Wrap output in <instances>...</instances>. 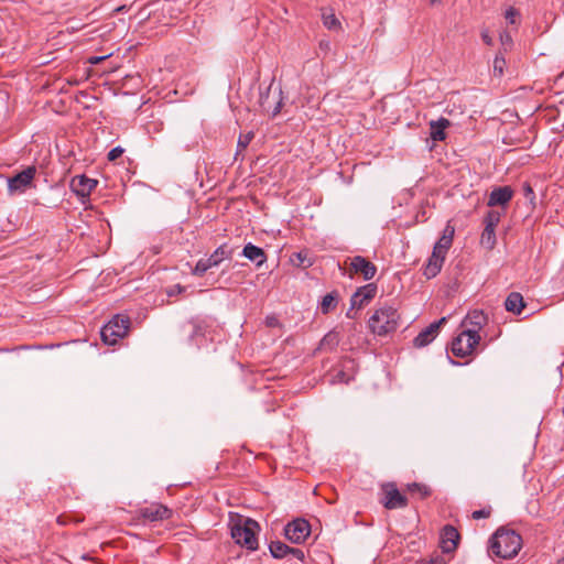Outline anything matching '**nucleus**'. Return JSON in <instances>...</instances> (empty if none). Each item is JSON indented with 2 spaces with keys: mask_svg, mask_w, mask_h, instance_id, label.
I'll use <instances>...</instances> for the list:
<instances>
[{
  "mask_svg": "<svg viewBox=\"0 0 564 564\" xmlns=\"http://www.w3.org/2000/svg\"><path fill=\"white\" fill-rule=\"evenodd\" d=\"M505 307L508 312L520 314L524 308L522 295L518 292L510 293L505 302Z\"/></svg>",
  "mask_w": 564,
  "mask_h": 564,
  "instance_id": "aec40b11",
  "label": "nucleus"
},
{
  "mask_svg": "<svg viewBox=\"0 0 564 564\" xmlns=\"http://www.w3.org/2000/svg\"><path fill=\"white\" fill-rule=\"evenodd\" d=\"M123 153V149L121 147H116L113 149H111L109 152H108V160L109 161H115L117 160L118 158H120Z\"/></svg>",
  "mask_w": 564,
  "mask_h": 564,
  "instance_id": "4c0bfd02",
  "label": "nucleus"
},
{
  "mask_svg": "<svg viewBox=\"0 0 564 564\" xmlns=\"http://www.w3.org/2000/svg\"><path fill=\"white\" fill-rule=\"evenodd\" d=\"M500 43H501V46H502V52H507L509 51L512 45H513V40L511 37V35L508 33V32H501L500 33Z\"/></svg>",
  "mask_w": 564,
  "mask_h": 564,
  "instance_id": "f704fd0d",
  "label": "nucleus"
},
{
  "mask_svg": "<svg viewBox=\"0 0 564 564\" xmlns=\"http://www.w3.org/2000/svg\"><path fill=\"white\" fill-rule=\"evenodd\" d=\"M311 533V525L304 519H296L284 528L285 538L292 543H303Z\"/></svg>",
  "mask_w": 564,
  "mask_h": 564,
  "instance_id": "6e6552de",
  "label": "nucleus"
},
{
  "mask_svg": "<svg viewBox=\"0 0 564 564\" xmlns=\"http://www.w3.org/2000/svg\"><path fill=\"white\" fill-rule=\"evenodd\" d=\"M232 249L226 243L219 246L208 258L199 259L192 270V274L203 276L209 269L218 267L224 260L231 259Z\"/></svg>",
  "mask_w": 564,
  "mask_h": 564,
  "instance_id": "39448f33",
  "label": "nucleus"
},
{
  "mask_svg": "<svg viewBox=\"0 0 564 564\" xmlns=\"http://www.w3.org/2000/svg\"><path fill=\"white\" fill-rule=\"evenodd\" d=\"M280 109H281V101H279V102L276 104V106L273 108V110H272V116H273V117H274V116H276V115L280 112Z\"/></svg>",
  "mask_w": 564,
  "mask_h": 564,
  "instance_id": "09e8293b",
  "label": "nucleus"
},
{
  "mask_svg": "<svg viewBox=\"0 0 564 564\" xmlns=\"http://www.w3.org/2000/svg\"><path fill=\"white\" fill-rule=\"evenodd\" d=\"M105 58H107V56H91V57H89L88 62L93 65H96V64H99Z\"/></svg>",
  "mask_w": 564,
  "mask_h": 564,
  "instance_id": "c03bdc74",
  "label": "nucleus"
},
{
  "mask_svg": "<svg viewBox=\"0 0 564 564\" xmlns=\"http://www.w3.org/2000/svg\"><path fill=\"white\" fill-rule=\"evenodd\" d=\"M487 317L482 311L474 310L469 312L463 319L460 327L474 334H479V330L486 325Z\"/></svg>",
  "mask_w": 564,
  "mask_h": 564,
  "instance_id": "f8f14e48",
  "label": "nucleus"
},
{
  "mask_svg": "<svg viewBox=\"0 0 564 564\" xmlns=\"http://www.w3.org/2000/svg\"><path fill=\"white\" fill-rule=\"evenodd\" d=\"M319 46H321V47H326V46H328V43H325V44H324V43L322 42V43H319Z\"/></svg>",
  "mask_w": 564,
  "mask_h": 564,
  "instance_id": "864d4df0",
  "label": "nucleus"
},
{
  "mask_svg": "<svg viewBox=\"0 0 564 564\" xmlns=\"http://www.w3.org/2000/svg\"><path fill=\"white\" fill-rule=\"evenodd\" d=\"M496 228L486 227L481 234V243L487 248L491 249L496 243Z\"/></svg>",
  "mask_w": 564,
  "mask_h": 564,
  "instance_id": "a878e982",
  "label": "nucleus"
},
{
  "mask_svg": "<svg viewBox=\"0 0 564 564\" xmlns=\"http://www.w3.org/2000/svg\"><path fill=\"white\" fill-rule=\"evenodd\" d=\"M524 193H525L527 197H529V196L533 197L534 196L533 189H532V187L529 184L524 185Z\"/></svg>",
  "mask_w": 564,
  "mask_h": 564,
  "instance_id": "de8ad7c7",
  "label": "nucleus"
},
{
  "mask_svg": "<svg viewBox=\"0 0 564 564\" xmlns=\"http://www.w3.org/2000/svg\"><path fill=\"white\" fill-rule=\"evenodd\" d=\"M442 264H443L442 260L431 257L425 267L424 275L429 279L435 276L441 271Z\"/></svg>",
  "mask_w": 564,
  "mask_h": 564,
  "instance_id": "5701e85b",
  "label": "nucleus"
},
{
  "mask_svg": "<svg viewBox=\"0 0 564 564\" xmlns=\"http://www.w3.org/2000/svg\"><path fill=\"white\" fill-rule=\"evenodd\" d=\"M400 315L391 305L384 304L373 311L368 319L370 332L378 336H384L397 330Z\"/></svg>",
  "mask_w": 564,
  "mask_h": 564,
  "instance_id": "f03ea898",
  "label": "nucleus"
},
{
  "mask_svg": "<svg viewBox=\"0 0 564 564\" xmlns=\"http://www.w3.org/2000/svg\"><path fill=\"white\" fill-rule=\"evenodd\" d=\"M506 67V58L505 53L499 51L494 59V74L497 76H502Z\"/></svg>",
  "mask_w": 564,
  "mask_h": 564,
  "instance_id": "cd10ccee",
  "label": "nucleus"
},
{
  "mask_svg": "<svg viewBox=\"0 0 564 564\" xmlns=\"http://www.w3.org/2000/svg\"><path fill=\"white\" fill-rule=\"evenodd\" d=\"M447 250L448 249L445 247H441L438 243H435L431 257L444 261Z\"/></svg>",
  "mask_w": 564,
  "mask_h": 564,
  "instance_id": "c9c22d12",
  "label": "nucleus"
},
{
  "mask_svg": "<svg viewBox=\"0 0 564 564\" xmlns=\"http://www.w3.org/2000/svg\"><path fill=\"white\" fill-rule=\"evenodd\" d=\"M130 326V319L123 315H116L100 330L101 339L107 345H116L123 338Z\"/></svg>",
  "mask_w": 564,
  "mask_h": 564,
  "instance_id": "20e7f679",
  "label": "nucleus"
},
{
  "mask_svg": "<svg viewBox=\"0 0 564 564\" xmlns=\"http://www.w3.org/2000/svg\"><path fill=\"white\" fill-rule=\"evenodd\" d=\"M408 489L411 494L417 495L420 498H425L430 495V489L425 485L417 482L410 484Z\"/></svg>",
  "mask_w": 564,
  "mask_h": 564,
  "instance_id": "2f4dec72",
  "label": "nucleus"
},
{
  "mask_svg": "<svg viewBox=\"0 0 564 564\" xmlns=\"http://www.w3.org/2000/svg\"><path fill=\"white\" fill-rule=\"evenodd\" d=\"M430 3H431L432 6H435V4L441 3V0H430Z\"/></svg>",
  "mask_w": 564,
  "mask_h": 564,
  "instance_id": "603ef678",
  "label": "nucleus"
},
{
  "mask_svg": "<svg viewBox=\"0 0 564 564\" xmlns=\"http://www.w3.org/2000/svg\"><path fill=\"white\" fill-rule=\"evenodd\" d=\"M291 262L294 265L302 268H310L314 263L313 259L310 257L306 250L293 253L291 257Z\"/></svg>",
  "mask_w": 564,
  "mask_h": 564,
  "instance_id": "412c9836",
  "label": "nucleus"
},
{
  "mask_svg": "<svg viewBox=\"0 0 564 564\" xmlns=\"http://www.w3.org/2000/svg\"><path fill=\"white\" fill-rule=\"evenodd\" d=\"M383 506L387 509H399L406 506V498L403 496L393 484L383 486Z\"/></svg>",
  "mask_w": 564,
  "mask_h": 564,
  "instance_id": "9b49d317",
  "label": "nucleus"
},
{
  "mask_svg": "<svg viewBox=\"0 0 564 564\" xmlns=\"http://www.w3.org/2000/svg\"><path fill=\"white\" fill-rule=\"evenodd\" d=\"M253 137H254V134L252 131H249L248 133H245V134H240V137L238 139V143H237L238 152L247 149V147L252 141Z\"/></svg>",
  "mask_w": 564,
  "mask_h": 564,
  "instance_id": "473e14b6",
  "label": "nucleus"
},
{
  "mask_svg": "<svg viewBox=\"0 0 564 564\" xmlns=\"http://www.w3.org/2000/svg\"><path fill=\"white\" fill-rule=\"evenodd\" d=\"M322 19H323V23L324 25L328 29V30H338L339 26H340V22L338 21V19L335 17L334 13H327V12H324L322 14Z\"/></svg>",
  "mask_w": 564,
  "mask_h": 564,
  "instance_id": "c756f323",
  "label": "nucleus"
},
{
  "mask_svg": "<svg viewBox=\"0 0 564 564\" xmlns=\"http://www.w3.org/2000/svg\"><path fill=\"white\" fill-rule=\"evenodd\" d=\"M258 531L259 524L257 521L250 518L239 519L231 528V538L237 544L250 551H256L258 549Z\"/></svg>",
  "mask_w": 564,
  "mask_h": 564,
  "instance_id": "7ed1b4c3",
  "label": "nucleus"
},
{
  "mask_svg": "<svg viewBox=\"0 0 564 564\" xmlns=\"http://www.w3.org/2000/svg\"><path fill=\"white\" fill-rule=\"evenodd\" d=\"M2 351H9V349L0 348V352H2Z\"/></svg>",
  "mask_w": 564,
  "mask_h": 564,
  "instance_id": "13d9d810",
  "label": "nucleus"
},
{
  "mask_svg": "<svg viewBox=\"0 0 564 564\" xmlns=\"http://www.w3.org/2000/svg\"><path fill=\"white\" fill-rule=\"evenodd\" d=\"M140 513L143 519L154 522V521L169 519L172 511L163 505L155 503V505H151V506L142 508L140 510Z\"/></svg>",
  "mask_w": 564,
  "mask_h": 564,
  "instance_id": "4468645a",
  "label": "nucleus"
},
{
  "mask_svg": "<svg viewBox=\"0 0 564 564\" xmlns=\"http://www.w3.org/2000/svg\"><path fill=\"white\" fill-rule=\"evenodd\" d=\"M350 378L343 369H334L330 375L329 382L332 384L346 383L348 384Z\"/></svg>",
  "mask_w": 564,
  "mask_h": 564,
  "instance_id": "c85d7f7f",
  "label": "nucleus"
},
{
  "mask_svg": "<svg viewBox=\"0 0 564 564\" xmlns=\"http://www.w3.org/2000/svg\"><path fill=\"white\" fill-rule=\"evenodd\" d=\"M503 212L500 210H489L485 217V226L490 228H496L499 224Z\"/></svg>",
  "mask_w": 564,
  "mask_h": 564,
  "instance_id": "bb28decb",
  "label": "nucleus"
},
{
  "mask_svg": "<svg viewBox=\"0 0 564 564\" xmlns=\"http://www.w3.org/2000/svg\"><path fill=\"white\" fill-rule=\"evenodd\" d=\"M269 549H270L271 555L275 558H283L291 551V547L281 541L271 542Z\"/></svg>",
  "mask_w": 564,
  "mask_h": 564,
  "instance_id": "4be33fe9",
  "label": "nucleus"
},
{
  "mask_svg": "<svg viewBox=\"0 0 564 564\" xmlns=\"http://www.w3.org/2000/svg\"><path fill=\"white\" fill-rule=\"evenodd\" d=\"M264 323L268 327H276L279 325V319L274 315H269L265 317Z\"/></svg>",
  "mask_w": 564,
  "mask_h": 564,
  "instance_id": "58836bf2",
  "label": "nucleus"
},
{
  "mask_svg": "<svg viewBox=\"0 0 564 564\" xmlns=\"http://www.w3.org/2000/svg\"><path fill=\"white\" fill-rule=\"evenodd\" d=\"M336 296L333 293H328L322 299L319 303V310L322 313L327 314L336 306Z\"/></svg>",
  "mask_w": 564,
  "mask_h": 564,
  "instance_id": "393cba45",
  "label": "nucleus"
},
{
  "mask_svg": "<svg viewBox=\"0 0 564 564\" xmlns=\"http://www.w3.org/2000/svg\"><path fill=\"white\" fill-rule=\"evenodd\" d=\"M192 325V333L189 335L191 339L194 340L198 336H204V323L198 318H193L189 321Z\"/></svg>",
  "mask_w": 564,
  "mask_h": 564,
  "instance_id": "7c9ffc66",
  "label": "nucleus"
},
{
  "mask_svg": "<svg viewBox=\"0 0 564 564\" xmlns=\"http://www.w3.org/2000/svg\"><path fill=\"white\" fill-rule=\"evenodd\" d=\"M449 120L440 118L430 122V137L433 141H444L446 138V128L449 127Z\"/></svg>",
  "mask_w": 564,
  "mask_h": 564,
  "instance_id": "a211bd4d",
  "label": "nucleus"
},
{
  "mask_svg": "<svg viewBox=\"0 0 564 564\" xmlns=\"http://www.w3.org/2000/svg\"><path fill=\"white\" fill-rule=\"evenodd\" d=\"M377 267L361 256H355V275L359 274L365 281H371L377 274Z\"/></svg>",
  "mask_w": 564,
  "mask_h": 564,
  "instance_id": "2eb2a0df",
  "label": "nucleus"
},
{
  "mask_svg": "<svg viewBox=\"0 0 564 564\" xmlns=\"http://www.w3.org/2000/svg\"><path fill=\"white\" fill-rule=\"evenodd\" d=\"M378 294V285L369 282L355 289V310H360L369 305Z\"/></svg>",
  "mask_w": 564,
  "mask_h": 564,
  "instance_id": "9d476101",
  "label": "nucleus"
},
{
  "mask_svg": "<svg viewBox=\"0 0 564 564\" xmlns=\"http://www.w3.org/2000/svg\"><path fill=\"white\" fill-rule=\"evenodd\" d=\"M446 319H447L446 317H442L441 319L432 323L431 325H436V332L438 333L441 326L446 323Z\"/></svg>",
  "mask_w": 564,
  "mask_h": 564,
  "instance_id": "49530a36",
  "label": "nucleus"
},
{
  "mask_svg": "<svg viewBox=\"0 0 564 564\" xmlns=\"http://www.w3.org/2000/svg\"><path fill=\"white\" fill-rule=\"evenodd\" d=\"M242 256L248 260L256 263L257 267H261L267 261V254L262 248L248 242L242 249Z\"/></svg>",
  "mask_w": 564,
  "mask_h": 564,
  "instance_id": "f3484780",
  "label": "nucleus"
},
{
  "mask_svg": "<svg viewBox=\"0 0 564 564\" xmlns=\"http://www.w3.org/2000/svg\"><path fill=\"white\" fill-rule=\"evenodd\" d=\"M489 511L485 510V509H481V510H476L473 512V518L474 519H482V518H487L489 517Z\"/></svg>",
  "mask_w": 564,
  "mask_h": 564,
  "instance_id": "ea45409f",
  "label": "nucleus"
},
{
  "mask_svg": "<svg viewBox=\"0 0 564 564\" xmlns=\"http://www.w3.org/2000/svg\"><path fill=\"white\" fill-rule=\"evenodd\" d=\"M521 547V536L506 528L498 529L489 540V554L502 560L514 557Z\"/></svg>",
  "mask_w": 564,
  "mask_h": 564,
  "instance_id": "f257e3e1",
  "label": "nucleus"
},
{
  "mask_svg": "<svg viewBox=\"0 0 564 564\" xmlns=\"http://www.w3.org/2000/svg\"><path fill=\"white\" fill-rule=\"evenodd\" d=\"M319 46H321V47H326V46H328V43H325V44H324V43L322 42V43H319Z\"/></svg>",
  "mask_w": 564,
  "mask_h": 564,
  "instance_id": "5fc2aeb1",
  "label": "nucleus"
},
{
  "mask_svg": "<svg viewBox=\"0 0 564 564\" xmlns=\"http://www.w3.org/2000/svg\"><path fill=\"white\" fill-rule=\"evenodd\" d=\"M346 274H347L349 278H352V269H347V270H346Z\"/></svg>",
  "mask_w": 564,
  "mask_h": 564,
  "instance_id": "3c124183",
  "label": "nucleus"
},
{
  "mask_svg": "<svg viewBox=\"0 0 564 564\" xmlns=\"http://www.w3.org/2000/svg\"><path fill=\"white\" fill-rule=\"evenodd\" d=\"M98 181L95 178L87 177L86 175H76L70 180V191L85 204L96 188Z\"/></svg>",
  "mask_w": 564,
  "mask_h": 564,
  "instance_id": "0eeeda50",
  "label": "nucleus"
},
{
  "mask_svg": "<svg viewBox=\"0 0 564 564\" xmlns=\"http://www.w3.org/2000/svg\"><path fill=\"white\" fill-rule=\"evenodd\" d=\"M479 340V334H474L462 328V332L452 341V352L456 357H467L476 349Z\"/></svg>",
  "mask_w": 564,
  "mask_h": 564,
  "instance_id": "423d86ee",
  "label": "nucleus"
},
{
  "mask_svg": "<svg viewBox=\"0 0 564 564\" xmlns=\"http://www.w3.org/2000/svg\"><path fill=\"white\" fill-rule=\"evenodd\" d=\"M270 90H271V87H269L267 89L265 94H263V93L260 94V105H261V107L263 109H265L268 111L270 110V105H269V94H270Z\"/></svg>",
  "mask_w": 564,
  "mask_h": 564,
  "instance_id": "e433bc0d",
  "label": "nucleus"
},
{
  "mask_svg": "<svg viewBox=\"0 0 564 564\" xmlns=\"http://www.w3.org/2000/svg\"><path fill=\"white\" fill-rule=\"evenodd\" d=\"M319 46H321V47H326V46H328V43H325V44H324V43L322 42V43H319Z\"/></svg>",
  "mask_w": 564,
  "mask_h": 564,
  "instance_id": "6e6d98bb",
  "label": "nucleus"
},
{
  "mask_svg": "<svg viewBox=\"0 0 564 564\" xmlns=\"http://www.w3.org/2000/svg\"><path fill=\"white\" fill-rule=\"evenodd\" d=\"M519 17H520L519 11L512 7L508 8L505 12V19L507 20V22L509 24H512V25L518 23Z\"/></svg>",
  "mask_w": 564,
  "mask_h": 564,
  "instance_id": "72a5a7b5",
  "label": "nucleus"
},
{
  "mask_svg": "<svg viewBox=\"0 0 564 564\" xmlns=\"http://www.w3.org/2000/svg\"><path fill=\"white\" fill-rule=\"evenodd\" d=\"M481 39L487 45H492L494 41L487 30L481 32Z\"/></svg>",
  "mask_w": 564,
  "mask_h": 564,
  "instance_id": "37998d69",
  "label": "nucleus"
},
{
  "mask_svg": "<svg viewBox=\"0 0 564 564\" xmlns=\"http://www.w3.org/2000/svg\"><path fill=\"white\" fill-rule=\"evenodd\" d=\"M513 197V189L510 186L495 187L488 197L489 207L501 206L505 208Z\"/></svg>",
  "mask_w": 564,
  "mask_h": 564,
  "instance_id": "ddd939ff",
  "label": "nucleus"
},
{
  "mask_svg": "<svg viewBox=\"0 0 564 564\" xmlns=\"http://www.w3.org/2000/svg\"><path fill=\"white\" fill-rule=\"evenodd\" d=\"M184 291V288L180 284H176L174 286H172L169 291H167V295L169 296H173L175 294H180Z\"/></svg>",
  "mask_w": 564,
  "mask_h": 564,
  "instance_id": "a19ab883",
  "label": "nucleus"
},
{
  "mask_svg": "<svg viewBox=\"0 0 564 564\" xmlns=\"http://www.w3.org/2000/svg\"><path fill=\"white\" fill-rule=\"evenodd\" d=\"M438 333L436 332V325H430L421 330L417 336L413 339V345L416 348H422L431 344Z\"/></svg>",
  "mask_w": 564,
  "mask_h": 564,
  "instance_id": "6ab92c4d",
  "label": "nucleus"
},
{
  "mask_svg": "<svg viewBox=\"0 0 564 564\" xmlns=\"http://www.w3.org/2000/svg\"><path fill=\"white\" fill-rule=\"evenodd\" d=\"M289 554H292L294 557L299 558L300 561L304 560V552L301 549L291 547V551Z\"/></svg>",
  "mask_w": 564,
  "mask_h": 564,
  "instance_id": "79ce46f5",
  "label": "nucleus"
},
{
  "mask_svg": "<svg viewBox=\"0 0 564 564\" xmlns=\"http://www.w3.org/2000/svg\"><path fill=\"white\" fill-rule=\"evenodd\" d=\"M36 174L35 166H28L22 172L8 180V189L10 193H23L31 186Z\"/></svg>",
  "mask_w": 564,
  "mask_h": 564,
  "instance_id": "1a4fd4ad",
  "label": "nucleus"
},
{
  "mask_svg": "<svg viewBox=\"0 0 564 564\" xmlns=\"http://www.w3.org/2000/svg\"><path fill=\"white\" fill-rule=\"evenodd\" d=\"M352 311V295L350 296V307L347 311V316H350V312Z\"/></svg>",
  "mask_w": 564,
  "mask_h": 564,
  "instance_id": "8fccbe9b",
  "label": "nucleus"
},
{
  "mask_svg": "<svg viewBox=\"0 0 564 564\" xmlns=\"http://www.w3.org/2000/svg\"><path fill=\"white\" fill-rule=\"evenodd\" d=\"M558 564H564V557L558 561Z\"/></svg>",
  "mask_w": 564,
  "mask_h": 564,
  "instance_id": "4d7b16f0",
  "label": "nucleus"
},
{
  "mask_svg": "<svg viewBox=\"0 0 564 564\" xmlns=\"http://www.w3.org/2000/svg\"><path fill=\"white\" fill-rule=\"evenodd\" d=\"M423 564H443V560H442V557L436 556L429 561L423 562Z\"/></svg>",
  "mask_w": 564,
  "mask_h": 564,
  "instance_id": "a18cd8bd",
  "label": "nucleus"
},
{
  "mask_svg": "<svg viewBox=\"0 0 564 564\" xmlns=\"http://www.w3.org/2000/svg\"><path fill=\"white\" fill-rule=\"evenodd\" d=\"M455 229L449 224L444 228L442 237L438 239L436 243H438L441 247H445L446 249H449L453 242Z\"/></svg>",
  "mask_w": 564,
  "mask_h": 564,
  "instance_id": "b1692460",
  "label": "nucleus"
},
{
  "mask_svg": "<svg viewBox=\"0 0 564 564\" xmlns=\"http://www.w3.org/2000/svg\"><path fill=\"white\" fill-rule=\"evenodd\" d=\"M459 540L458 531L452 527L446 525L442 532V549L444 552L448 553L456 549Z\"/></svg>",
  "mask_w": 564,
  "mask_h": 564,
  "instance_id": "dca6fc26",
  "label": "nucleus"
}]
</instances>
